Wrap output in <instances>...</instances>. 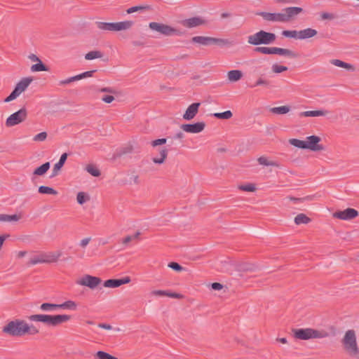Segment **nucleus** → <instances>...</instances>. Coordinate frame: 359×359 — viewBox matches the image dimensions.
I'll return each mask as SVG.
<instances>
[{"instance_id":"774afa93","label":"nucleus","mask_w":359,"mask_h":359,"mask_svg":"<svg viewBox=\"0 0 359 359\" xmlns=\"http://www.w3.org/2000/svg\"><path fill=\"white\" fill-rule=\"evenodd\" d=\"M133 240V237L132 236H128L123 238V243L126 244Z\"/></svg>"},{"instance_id":"603ef678","label":"nucleus","mask_w":359,"mask_h":359,"mask_svg":"<svg viewBox=\"0 0 359 359\" xmlns=\"http://www.w3.org/2000/svg\"><path fill=\"white\" fill-rule=\"evenodd\" d=\"M95 72V70L88 71V72H85L83 73H81L80 74H78L77 76H78L79 80H81L82 79H85V78H87V77H91Z\"/></svg>"},{"instance_id":"bb28decb","label":"nucleus","mask_w":359,"mask_h":359,"mask_svg":"<svg viewBox=\"0 0 359 359\" xmlns=\"http://www.w3.org/2000/svg\"><path fill=\"white\" fill-rule=\"evenodd\" d=\"M258 163L260 165H264V166H273V167H280V164L278 162L276 161H271L268 158L265 156H260L257 159Z\"/></svg>"},{"instance_id":"423d86ee","label":"nucleus","mask_w":359,"mask_h":359,"mask_svg":"<svg viewBox=\"0 0 359 359\" xmlns=\"http://www.w3.org/2000/svg\"><path fill=\"white\" fill-rule=\"evenodd\" d=\"M97 27L102 31L119 32L130 29L134 25L131 20L117 22H96Z\"/></svg>"},{"instance_id":"9d476101","label":"nucleus","mask_w":359,"mask_h":359,"mask_svg":"<svg viewBox=\"0 0 359 359\" xmlns=\"http://www.w3.org/2000/svg\"><path fill=\"white\" fill-rule=\"evenodd\" d=\"M193 43H198L203 46H209L211 44H217L218 46H226L230 43L229 40L224 39H217L210 36H196L191 39Z\"/></svg>"},{"instance_id":"cd10ccee","label":"nucleus","mask_w":359,"mask_h":359,"mask_svg":"<svg viewBox=\"0 0 359 359\" xmlns=\"http://www.w3.org/2000/svg\"><path fill=\"white\" fill-rule=\"evenodd\" d=\"M50 163L46 162L41 165V166L36 168L34 172L33 175H37V176H42L50 168Z\"/></svg>"},{"instance_id":"69168bd1","label":"nucleus","mask_w":359,"mask_h":359,"mask_svg":"<svg viewBox=\"0 0 359 359\" xmlns=\"http://www.w3.org/2000/svg\"><path fill=\"white\" fill-rule=\"evenodd\" d=\"M168 297H172V298H176V299H180V298L182 297V295L180 294H178V293H175V292H168Z\"/></svg>"},{"instance_id":"6e6552de","label":"nucleus","mask_w":359,"mask_h":359,"mask_svg":"<svg viewBox=\"0 0 359 359\" xmlns=\"http://www.w3.org/2000/svg\"><path fill=\"white\" fill-rule=\"evenodd\" d=\"M294 336L296 339L307 340L313 338H325L328 336L325 331H318L311 328L293 330Z\"/></svg>"},{"instance_id":"09e8293b","label":"nucleus","mask_w":359,"mask_h":359,"mask_svg":"<svg viewBox=\"0 0 359 359\" xmlns=\"http://www.w3.org/2000/svg\"><path fill=\"white\" fill-rule=\"evenodd\" d=\"M79 79L77 75L76 76H72V77H69L68 79H66L65 80H62L59 82V84L60 86H65V85H67L72 82H74V81H79Z\"/></svg>"},{"instance_id":"680f3d73","label":"nucleus","mask_w":359,"mask_h":359,"mask_svg":"<svg viewBox=\"0 0 359 359\" xmlns=\"http://www.w3.org/2000/svg\"><path fill=\"white\" fill-rule=\"evenodd\" d=\"M91 238H83L81 241L80 242V245L82 247V248H85L88 243L90 241Z\"/></svg>"},{"instance_id":"72a5a7b5","label":"nucleus","mask_w":359,"mask_h":359,"mask_svg":"<svg viewBox=\"0 0 359 359\" xmlns=\"http://www.w3.org/2000/svg\"><path fill=\"white\" fill-rule=\"evenodd\" d=\"M59 309V304L43 303L40 306V309L43 311H52Z\"/></svg>"},{"instance_id":"0eeeda50","label":"nucleus","mask_w":359,"mask_h":359,"mask_svg":"<svg viewBox=\"0 0 359 359\" xmlns=\"http://www.w3.org/2000/svg\"><path fill=\"white\" fill-rule=\"evenodd\" d=\"M342 344L347 352L353 356H358L359 348L356 341V335L353 330H348L346 332Z\"/></svg>"},{"instance_id":"4be33fe9","label":"nucleus","mask_w":359,"mask_h":359,"mask_svg":"<svg viewBox=\"0 0 359 359\" xmlns=\"http://www.w3.org/2000/svg\"><path fill=\"white\" fill-rule=\"evenodd\" d=\"M299 39L304 40L312 38L317 34V31L312 28H306L299 31Z\"/></svg>"},{"instance_id":"9b49d317","label":"nucleus","mask_w":359,"mask_h":359,"mask_svg":"<svg viewBox=\"0 0 359 359\" xmlns=\"http://www.w3.org/2000/svg\"><path fill=\"white\" fill-rule=\"evenodd\" d=\"M32 79L30 77H26L21 79L15 86V89L5 100V102H9L16 99L22 93H23L27 87L29 86Z\"/></svg>"},{"instance_id":"79ce46f5","label":"nucleus","mask_w":359,"mask_h":359,"mask_svg":"<svg viewBox=\"0 0 359 359\" xmlns=\"http://www.w3.org/2000/svg\"><path fill=\"white\" fill-rule=\"evenodd\" d=\"M238 189L241 191H248V192H253L256 190L255 184H252V183L239 185Z\"/></svg>"},{"instance_id":"8fccbe9b","label":"nucleus","mask_w":359,"mask_h":359,"mask_svg":"<svg viewBox=\"0 0 359 359\" xmlns=\"http://www.w3.org/2000/svg\"><path fill=\"white\" fill-rule=\"evenodd\" d=\"M148 8H149L148 6H133V7L129 8L126 11V12H127V13L130 14V13H135L137 11L144 10Z\"/></svg>"},{"instance_id":"7c9ffc66","label":"nucleus","mask_w":359,"mask_h":359,"mask_svg":"<svg viewBox=\"0 0 359 359\" xmlns=\"http://www.w3.org/2000/svg\"><path fill=\"white\" fill-rule=\"evenodd\" d=\"M77 305L75 302L72 300H68L62 304H59V309H69V310H76Z\"/></svg>"},{"instance_id":"5fc2aeb1","label":"nucleus","mask_w":359,"mask_h":359,"mask_svg":"<svg viewBox=\"0 0 359 359\" xmlns=\"http://www.w3.org/2000/svg\"><path fill=\"white\" fill-rule=\"evenodd\" d=\"M168 266L171 269H172L175 271H180L183 269L182 266H180L178 263L176 262H170L168 264Z\"/></svg>"},{"instance_id":"13d9d810","label":"nucleus","mask_w":359,"mask_h":359,"mask_svg":"<svg viewBox=\"0 0 359 359\" xmlns=\"http://www.w3.org/2000/svg\"><path fill=\"white\" fill-rule=\"evenodd\" d=\"M20 218H21V217L18 215H7V222H12V221L16 222V221H18Z\"/></svg>"},{"instance_id":"393cba45","label":"nucleus","mask_w":359,"mask_h":359,"mask_svg":"<svg viewBox=\"0 0 359 359\" xmlns=\"http://www.w3.org/2000/svg\"><path fill=\"white\" fill-rule=\"evenodd\" d=\"M274 54H278L280 55L287 56L290 57H296L297 54L293 51L282 48L274 47Z\"/></svg>"},{"instance_id":"c03bdc74","label":"nucleus","mask_w":359,"mask_h":359,"mask_svg":"<svg viewBox=\"0 0 359 359\" xmlns=\"http://www.w3.org/2000/svg\"><path fill=\"white\" fill-rule=\"evenodd\" d=\"M76 200L79 204L82 205L89 200V197L84 192H79L76 196Z\"/></svg>"},{"instance_id":"20e7f679","label":"nucleus","mask_w":359,"mask_h":359,"mask_svg":"<svg viewBox=\"0 0 359 359\" xmlns=\"http://www.w3.org/2000/svg\"><path fill=\"white\" fill-rule=\"evenodd\" d=\"M69 315H55L50 316L46 314H34L29 317L31 321L41 322L48 325L56 326L68 321L70 319Z\"/></svg>"},{"instance_id":"58836bf2","label":"nucleus","mask_w":359,"mask_h":359,"mask_svg":"<svg viewBox=\"0 0 359 359\" xmlns=\"http://www.w3.org/2000/svg\"><path fill=\"white\" fill-rule=\"evenodd\" d=\"M86 170L94 177H99L100 175V171L93 165H88L86 168Z\"/></svg>"},{"instance_id":"1a4fd4ad","label":"nucleus","mask_w":359,"mask_h":359,"mask_svg":"<svg viewBox=\"0 0 359 359\" xmlns=\"http://www.w3.org/2000/svg\"><path fill=\"white\" fill-rule=\"evenodd\" d=\"M149 27L152 31L156 32L165 36L174 35L180 36L182 34V32L180 30L163 23L151 22L149 24Z\"/></svg>"},{"instance_id":"dca6fc26","label":"nucleus","mask_w":359,"mask_h":359,"mask_svg":"<svg viewBox=\"0 0 359 359\" xmlns=\"http://www.w3.org/2000/svg\"><path fill=\"white\" fill-rule=\"evenodd\" d=\"M130 280L129 276H126L121 279H109L104 282L103 285L105 287L116 288L122 285L129 283Z\"/></svg>"},{"instance_id":"de8ad7c7","label":"nucleus","mask_w":359,"mask_h":359,"mask_svg":"<svg viewBox=\"0 0 359 359\" xmlns=\"http://www.w3.org/2000/svg\"><path fill=\"white\" fill-rule=\"evenodd\" d=\"M47 136H48V135H47L46 132H41V133L36 135L33 137V140L34 142H43L46 140Z\"/></svg>"},{"instance_id":"a19ab883","label":"nucleus","mask_w":359,"mask_h":359,"mask_svg":"<svg viewBox=\"0 0 359 359\" xmlns=\"http://www.w3.org/2000/svg\"><path fill=\"white\" fill-rule=\"evenodd\" d=\"M95 357L97 359H118L117 358L102 351H97L95 354Z\"/></svg>"},{"instance_id":"052dcab7","label":"nucleus","mask_w":359,"mask_h":359,"mask_svg":"<svg viewBox=\"0 0 359 359\" xmlns=\"http://www.w3.org/2000/svg\"><path fill=\"white\" fill-rule=\"evenodd\" d=\"M211 287L215 290H220L223 288V285L219 283H214L211 285Z\"/></svg>"},{"instance_id":"e433bc0d","label":"nucleus","mask_w":359,"mask_h":359,"mask_svg":"<svg viewBox=\"0 0 359 359\" xmlns=\"http://www.w3.org/2000/svg\"><path fill=\"white\" fill-rule=\"evenodd\" d=\"M299 31L297 30H284L282 32V35L285 37L293 38L299 39Z\"/></svg>"},{"instance_id":"c9c22d12","label":"nucleus","mask_w":359,"mask_h":359,"mask_svg":"<svg viewBox=\"0 0 359 359\" xmlns=\"http://www.w3.org/2000/svg\"><path fill=\"white\" fill-rule=\"evenodd\" d=\"M255 51L263 54L273 55L274 54V47H257L255 48Z\"/></svg>"},{"instance_id":"4d7b16f0","label":"nucleus","mask_w":359,"mask_h":359,"mask_svg":"<svg viewBox=\"0 0 359 359\" xmlns=\"http://www.w3.org/2000/svg\"><path fill=\"white\" fill-rule=\"evenodd\" d=\"M269 85V81L262 79V78H259L257 79V81H256V83H255L254 86H268Z\"/></svg>"},{"instance_id":"bf43d9fd","label":"nucleus","mask_w":359,"mask_h":359,"mask_svg":"<svg viewBox=\"0 0 359 359\" xmlns=\"http://www.w3.org/2000/svg\"><path fill=\"white\" fill-rule=\"evenodd\" d=\"M102 100L105 103H111L114 100V97L112 95H105L102 97Z\"/></svg>"},{"instance_id":"2eb2a0df","label":"nucleus","mask_w":359,"mask_h":359,"mask_svg":"<svg viewBox=\"0 0 359 359\" xmlns=\"http://www.w3.org/2000/svg\"><path fill=\"white\" fill-rule=\"evenodd\" d=\"M205 127L204 122H197L191 124H182L180 128L182 130L189 133H199L202 132Z\"/></svg>"},{"instance_id":"3c124183","label":"nucleus","mask_w":359,"mask_h":359,"mask_svg":"<svg viewBox=\"0 0 359 359\" xmlns=\"http://www.w3.org/2000/svg\"><path fill=\"white\" fill-rule=\"evenodd\" d=\"M168 292H169V291L158 290H153L152 292H151V294L153 296H156V297H163V296L168 297Z\"/></svg>"},{"instance_id":"ea45409f","label":"nucleus","mask_w":359,"mask_h":359,"mask_svg":"<svg viewBox=\"0 0 359 359\" xmlns=\"http://www.w3.org/2000/svg\"><path fill=\"white\" fill-rule=\"evenodd\" d=\"M31 70L32 72L48 71V67L43 65L41 60H39L38 63L34 64L31 67Z\"/></svg>"},{"instance_id":"6ab92c4d","label":"nucleus","mask_w":359,"mask_h":359,"mask_svg":"<svg viewBox=\"0 0 359 359\" xmlns=\"http://www.w3.org/2000/svg\"><path fill=\"white\" fill-rule=\"evenodd\" d=\"M330 113L329 111L325 109H319L314 111H305L299 114L302 117H316V116H325Z\"/></svg>"},{"instance_id":"c85d7f7f","label":"nucleus","mask_w":359,"mask_h":359,"mask_svg":"<svg viewBox=\"0 0 359 359\" xmlns=\"http://www.w3.org/2000/svg\"><path fill=\"white\" fill-rule=\"evenodd\" d=\"M290 110V108L288 106L276 107L270 109L271 112L276 114H285L288 113Z\"/></svg>"},{"instance_id":"ddd939ff","label":"nucleus","mask_w":359,"mask_h":359,"mask_svg":"<svg viewBox=\"0 0 359 359\" xmlns=\"http://www.w3.org/2000/svg\"><path fill=\"white\" fill-rule=\"evenodd\" d=\"M102 283V280L96 276L91 275H84L76 280V284L81 286H86L91 290H94Z\"/></svg>"},{"instance_id":"6e6d98bb","label":"nucleus","mask_w":359,"mask_h":359,"mask_svg":"<svg viewBox=\"0 0 359 359\" xmlns=\"http://www.w3.org/2000/svg\"><path fill=\"white\" fill-rule=\"evenodd\" d=\"M97 91L100 92V93H109L111 94L116 93V90L113 88H111V87L101 88Z\"/></svg>"},{"instance_id":"0e129e2a","label":"nucleus","mask_w":359,"mask_h":359,"mask_svg":"<svg viewBox=\"0 0 359 359\" xmlns=\"http://www.w3.org/2000/svg\"><path fill=\"white\" fill-rule=\"evenodd\" d=\"M98 327L108 330L112 329V327L110 325L106 323H99Z\"/></svg>"},{"instance_id":"a211bd4d","label":"nucleus","mask_w":359,"mask_h":359,"mask_svg":"<svg viewBox=\"0 0 359 359\" xmlns=\"http://www.w3.org/2000/svg\"><path fill=\"white\" fill-rule=\"evenodd\" d=\"M182 25L188 28H193L205 23L204 20L200 17H194L182 21Z\"/></svg>"},{"instance_id":"412c9836","label":"nucleus","mask_w":359,"mask_h":359,"mask_svg":"<svg viewBox=\"0 0 359 359\" xmlns=\"http://www.w3.org/2000/svg\"><path fill=\"white\" fill-rule=\"evenodd\" d=\"M62 252H50L48 253L45 252V263L46 264H50V263H54L57 262L59 258L61 257Z\"/></svg>"},{"instance_id":"f704fd0d","label":"nucleus","mask_w":359,"mask_h":359,"mask_svg":"<svg viewBox=\"0 0 359 359\" xmlns=\"http://www.w3.org/2000/svg\"><path fill=\"white\" fill-rule=\"evenodd\" d=\"M39 192L42 194H50V195H56L57 194V191L54 189L46 187V186H41L38 189Z\"/></svg>"},{"instance_id":"f03ea898","label":"nucleus","mask_w":359,"mask_h":359,"mask_svg":"<svg viewBox=\"0 0 359 359\" xmlns=\"http://www.w3.org/2000/svg\"><path fill=\"white\" fill-rule=\"evenodd\" d=\"M303 9L300 7H287L283 8L280 13L259 12L257 15L262 17L267 22H287L300 14Z\"/></svg>"},{"instance_id":"338daca9","label":"nucleus","mask_w":359,"mask_h":359,"mask_svg":"<svg viewBox=\"0 0 359 359\" xmlns=\"http://www.w3.org/2000/svg\"><path fill=\"white\" fill-rule=\"evenodd\" d=\"M184 135L182 132H178L172 137V138L175 140H182L184 138Z\"/></svg>"},{"instance_id":"5701e85b","label":"nucleus","mask_w":359,"mask_h":359,"mask_svg":"<svg viewBox=\"0 0 359 359\" xmlns=\"http://www.w3.org/2000/svg\"><path fill=\"white\" fill-rule=\"evenodd\" d=\"M330 63L336 67L344 68V69L351 71V72L355 71V67L352 65L345 62L341 61L338 59L331 60Z\"/></svg>"},{"instance_id":"c756f323","label":"nucleus","mask_w":359,"mask_h":359,"mask_svg":"<svg viewBox=\"0 0 359 359\" xmlns=\"http://www.w3.org/2000/svg\"><path fill=\"white\" fill-rule=\"evenodd\" d=\"M310 221V218L303 213L297 215L294 218V223L297 225L308 224Z\"/></svg>"},{"instance_id":"f3484780","label":"nucleus","mask_w":359,"mask_h":359,"mask_svg":"<svg viewBox=\"0 0 359 359\" xmlns=\"http://www.w3.org/2000/svg\"><path fill=\"white\" fill-rule=\"evenodd\" d=\"M200 102H194L190 104L183 114V118L187 121L193 119L198 112Z\"/></svg>"},{"instance_id":"2f4dec72","label":"nucleus","mask_w":359,"mask_h":359,"mask_svg":"<svg viewBox=\"0 0 359 359\" xmlns=\"http://www.w3.org/2000/svg\"><path fill=\"white\" fill-rule=\"evenodd\" d=\"M103 54L99 50L90 51L85 55V59L87 60H92L97 58H101Z\"/></svg>"},{"instance_id":"f8f14e48","label":"nucleus","mask_w":359,"mask_h":359,"mask_svg":"<svg viewBox=\"0 0 359 359\" xmlns=\"http://www.w3.org/2000/svg\"><path fill=\"white\" fill-rule=\"evenodd\" d=\"M27 116V110L25 108H22L7 118L6 121V126L7 127H13L20 124L26 119Z\"/></svg>"},{"instance_id":"7ed1b4c3","label":"nucleus","mask_w":359,"mask_h":359,"mask_svg":"<svg viewBox=\"0 0 359 359\" xmlns=\"http://www.w3.org/2000/svg\"><path fill=\"white\" fill-rule=\"evenodd\" d=\"M321 138L317 135L308 136L306 140L298 139H290L289 142L291 145L304 149H309L312 151H321L325 150V147L320 144Z\"/></svg>"},{"instance_id":"a18cd8bd","label":"nucleus","mask_w":359,"mask_h":359,"mask_svg":"<svg viewBox=\"0 0 359 359\" xmlns=\"http://www.w3.org/2000/svg\"><path fill=\"white\" fill-rule=\"evenodd\" d=\"M287 198L290 201H291L295 203H302V202H304L306 201H311V200H312L313 196H307L303 197V198H295V197H292V196H288Z\"/></svg>"},{"instance_id":"a878e982","label":"nucleus","mask_w":359,"mask_h":359,"mask_svg":"<svg viewBox=\"0 0 359 359\" xmlns=\"http://www.w3.org/2000/svg\"><path fill=\"white\" fill-rule=\"evenodd\" d=\"M227 76L229 81L236 82L242 78L243 73L241 70H231L228 72Z\"/></svg>"},{"instance_id":"49530a36","label":"nucleus","mask_w":359,"mask_h":359,"mask_svg":"<svg viewBox=\"0 0 359 359\" xmlns=\"http://www.w3.org/2000/svg\"><path fill=\"white\" fill-rule=\"evenodd\" d=\"M273 72L280 74L287 70V67L278 64H273L271 67Z\"/></svg>"},{"instance_id":"f257e3e1","label":"nucleus","mask_w":359,"mask_h":359,"mask_svg":"<svg viewBox=\"0 0 359 359\" xmlns=\"http://www.w3.org/2000/svg\"><path fill=\"white\" fill-rule=\"evenodd\" d=\"M2 332L13 337H20L26 334H36L39 331L34 325L28 324L24 320L15 319L4 326Z\"/></svg>"},{"instance_id":"39448f33","label":"nucleus","mask_w":359,"mask_h":359,"mask_svg":"<svg viewBox=\"0 0 359 359\" xmlns=\"http://www.w3.org/2000/svg\"><path fill=\"white\" fill-rule=\"evenodd\" d=\"M276 39V36L275 34L261 30L254 34L250 35L248 37V42L254 46L260 44L269 45L273 43Z\"/></svg>"},{"instance_id":"e2e57ef3","label":"nucleus","mask_w":359,"mask_h":359,"mask_svg":"<svg viewBox=\"0 0 359 359\" xmlns=\"http://www.w3.org/2000/svg\"><path fill=\"white\" fill-rule=\"evenodd\" d=\"M130 183L138 184L140 183L139 177L137 175H133L130 177Z\"/></svg>"},{"instance_id":"4468645a","label":"nucleus","mask_w":359,"mask_h":359,"mask_svg":"<svg viewBox=\"0 0 359 359\" xmlns=\"http://www.w3.org/2000/svg\"><path fill=\"white\" fill-rule=\"evenodd\" d=\"M358 215V212L353 208H346L344 210L337 211L332 214V217L341 220H351Z\"/></svg>"},{"instance_id":"b1692460","label":"nucleus","mask_w":359,"mask_h":359,"mask_svg":"<svg viewBox=\"0 0 359 359\" xmlns=\"http://www.w3.org/2000/svg\"><path fill=\"white\" fill-rule=\"evenodd\" d=\"M45 252H40L37 255H35L30 258L28 264L36 265L38 264H43L45 263Z\"/></svg>"},{"instance_id":"864d4df0","label":"nucleus","mask_w":359,"mask_h":359,"mask_svg":"<svg viewBox=\"0 0 359 359\" xmlns=\"http://www.w3.org/2000/svg\"><path fill=\"white\" fill-rule=\"evenodd\" d=\"M166 140H167L165 138L157 139V140L152 141L151 142V144L152 147H155L158 145H162V144H165L166 142Z\"/></svg>"},{"instance_id":"4c0bfd02","label":"nucleus","mask_w":359,"mask_h":359,"mask_svg":"<svg viewBox=\"0 0 359 359\" xmlns=\"http://www.w3.org/2000/svg\"><path fill=\"white\" fill-rule=\"evenodd\" d=\"M232 116L233 114L230 110L213 114V116L219 119H229Z\"/></svg>"},{"instance_id":"37998d69","label":"nucleus","mask_w":359,"mask_h":359,"mask_svg":"<svg viewBox=\"0 0 359 359\" xmlns=\"http://www.w3.org/2000/svg\"><path fill=\"white\" fill-rule=\"evenodd\" d=\"M320 18L323 20H333L336 18H337V15L332 13H328V12H322L320 13Z\"/></svg>"},{"instance_id":"473e14b6","label":"nucleus","mask_w":359,"mask_h":359,"mask_svg":"<svg viewBox=\"0 0 359 359\" xmlns=\"http://www.w3.org/2000/svg\"><path fill=\"white\" fill-rule=\"evenodd\" d=\"M160 158H153L152 161L156 164H163L168 156L167 149H164L160 151Z\"/></svg>"},{"instance_id":"aec40b11","label":"nucleus","mask_w":359,"mask_h":359,"mask_svg":"<svg viewBox=\"0 0 359 359\" xmlns=\"http://www.w3.org/2000/svg\"><path fill=\"white\" fill-rule=\"evenodd\" d=\"M67 153H64L61 155L59 161L54 165V167L53 169V172L50 176L51 177H53L57 175L60 170L62 168V167L65 164V163L67 160Z\"/></svg>"}]
</instances>
